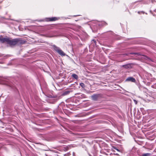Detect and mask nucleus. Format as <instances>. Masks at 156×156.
Returning <instances> with one entry per match:
<instances>
[{
  "label": "nucleus",
  "mask_w": 156,
  "mask_h": 156,
  "mask_svg": "<svg viewBox=\"0 0 156 156\" xmlns=\"http://www.w3.org/2000/svg\"><path fill=\"white\" fill-rule=\"evenodd\" d=\"M151 155V154L147 153L143 154L142 155V156H150Z\"/></svg>",
  "instance_id": "9d476101"
},
{
  "label": "nucleus",
  "mask_w": 156,
  "mask_h": 156,
  "mask_svg": "<svg viewBox=\"0 0 156 156\" xmlns=\"http://www.w3.org/2000/svg\"><path fill=\"white\" fill-rule=\"evenodd\" d=\"M122 67L125 68H129V65H124L122 66Z\"/></svg>",
  "instance_id": "4468645a"
},
{
  "label": "nucleus",
  "mask_w": 156,
  "mask_h": 156,
  "mask_svg": "<svg viewBox=\"0 0 156 156\" xmlns=\"http://www.w3.org/2000/svg\"><path fill=\"white\" fill-rule=\"evenodd\" d=\"M115 154L116 155H119V154L117 153Z\"/></svg>",
  "instance_id": "a211bd4d"
},
{
  "label": "nucleus",
  "mask_w": 156,
  "mask_h": 156,
  "mask_svg": "<svg viewBox=\"0 0 156 156\" xmlns=\"http://www.w3.org/2000/svg\"><path fill=\"white\" fill-rule=\"evenodd\" d=\"M80 85L82 87L84 88L85 87V85L83 83H80Z\"/></svg>",
  "instance_id": "9b49d317"
},
{
  "label": "nucleus",
  "mask_w": 156,
  "mask_h": 156,
  "mask_svg": "<svg viewBox=\"0 0 156 156\" xmlns=\"http://www.w3.org/2000/svg\"><path fill=\"white\" fill-rule=\"evenodd\" d=\"M9 38L4 37L2 36L1 35L0 36V42L1 43H6L7 44L9 41Z\"/></svg>",
  "instance_id": "f03ea898"
},
{
  "label": "nucleus",
  "mask_w": 156,
  "mask_h": 156,
  "mask_svg": "<svg viewBox=\"0 0 156 156\" xmlns=\"http://www.w3.org/2000/svg\"><path fill=\"white\" fill-rule=\"evenodd\" d=\"M112 148L113 149H114L118 151V152H120V151L118 149L115 147V146H113L112 147Z\"/></svg>",
  "instance_id": "f8f14e48"
},
{
  "label": "nucleus",
  "mask_w": 156,
  "mask_h": 156,
  "mask_svg": "<svg viewBox=\"0 0 156 156\" xmlns=\"http://www.w3.org/2000/svg\"><path fill=\"white\" fill-rule=\"evenodd\" d=\"M134 139L135 141V142H136V140H135V139L134 138Z\"/></svg>",
  "instance_id": "6ab92c4d"
},
{
  "label": "nucleus",
  "mask_w": 156,
  "mask_h": 156,
  "mask_svg": "<svg viewBox=\"0 0 156 156\" xmlns=\"http://www.w3.org/2000/svg\"><path fill=\"white\" fill-rule=\"evenodd\" d=\"M137 55H138V53H137Z\"/></svg>",
  "instance_id": "5701e85b"
},
{
  "label": "nucleus",
  "mask_w": 156,
  "mask_h": 156,
  "mask_svg": "<svg viewBox=\"0 0 156 156\" xmlns=\"http://www.w3.org/2000/svg\"><path fill=\"white\" fill-rule=\"evenodd\" d=\"M73 156H75V153L74 152H73Z\"/></svg>",
  "instance_id": "dca6fc26"
},
{
  "label": "nucleus",
  "mask_w": 156,
  "mask_h": 156,
  "mask_svg": "<svg viewBox=\"0 0 156 156\" xmlns=\"http://www.w3.org/2000/svg\"><path fill=\"white\" fill-rule=\"evenodd\" d=\"M101 97L100 94H94L91 96L92 99L94 101H97Z\"/></svg>",
  "instance_id": "7ed1b4c3"
},
{
  "label": "nucleus",
  "mask_w": 156,
  "mask_h": 156,
  "mask_svg": "<svg viewBox=\"0 0 156 156\" xmlns=\"http://www.w3.org/2000/svg\"><path fill=\"white\" fill-rule=\"evenodd\" d=\"M140 12H138V13H139V14H140Z\"/></svg>",
  "instance_id": "412c9836"
},
{
  "label": "nucleus",
  "mask_w": 156,
  "mask_h": 156,
  "mask_svg": "<svg viewBox=\"0 0 156 156\" xmlns=\"http://www.w3.org/2000/svg\"><path fill=\"white\" fill-rule=\"evenodd\" d=\"M49 21H55L57 20L58 19L56 17H52L49 18Z\"/></svg>",
  "instance_id": "39448f33"
},
{
  "label": "nucleus",
  "mask_w": 156,
  "mask_h": 156,
  "mask_svg": "<svg viewBox=\"0 0 156 156\" xmlns=\"http://www.w3.org/2000/svg\"><path fill=\"white\" fill-rule=\"evenodd\" d=\"M126 81H131L132 82H135L136 80L133 77H129L126 79Z\"/></svg>",
  "instance_id": "20e7f679"
},
{
  "label": "nucleus",
  "mask_w": 156,
  "mask_h": 156,
  "mask_svg": "<svg viewBox=\"0 0 156 156\" xmlns=\"http://www.w3.org/2000/svg\"><path fill=\"white\" fill-rule=\"evenodd\" d=\"M70 92L69 91H66L63 92L62 94V95L63 96H65L68 94Z\"/></svg>",
  "instance_id": "6e6552de"
},
{
  "label": "nucleus",
  "mask_w": 156,
  "mask_h": 156,
  "mask_svg": "<svg viewBox=\"0 0 156 156\" xmlns=\"http://www.w3.org/2000/svg\"><path fill=\"white\" fill-rule=\"evenodd\" d=\"M20 43V40L18 39L15 38L11 40L9 38L7 44L11 46H12L16 45Z\"/></svg>",
  "instance_id": "f257e3e1"
},
{
  "label": "nucleus",
  "mask_w": 156,
  "mask_h": 156,
  "mask_svg": "<svg viewBox=\"0 0 156 156\" xmlns=\"http://www.w3.org/2000/svg\"><path fill=\"white\" fill-rule=\"evenodd\" d=\"M132 151L133 152H136V148L135 147H133L132 149Z\"/></svg>",
  "instance_id": "ddd939ff"
},
{
  "label": "nucleus",
  "mask_w": 156,
  "mask_h": 156,
  "mask_svg": "<svg viewBox=\"0 0 156 156\" xmlns=\"http://www.w3.org/2000/svg\"><path fill=\"white\" fill-rule=\"evenodd\" d=\"M72 76L76 80H77L78 78V76L75 74H73L72 75Z\"/></svg>",
  "instance_id": "1a4fd4ad"
},
{
  "label": "nucleus",
  "mask_w": 156,
  "mask_h": 156,
  "mask_svg": "<svg viewBox=\"0 0 156 156\" xmlns=\"http://www.w3.org/2000/svg\"><path fill=\"white\" fill-rule=\"evenodd\" d=\"M134 101L135 103L136 104V100H134Z\"/></svg>",
  "instance_id": "f3484780"
},
{
  "label": "nucleus",
  "mask_w": 156,
  "mask_h": 156,
  "mask_svg": "<svg viewBox=\"0 0 156 156\" xmlns=\"http://www.w3.org/2000/svg\"><path fill=\"white\" fill-rule=\"evenodd\" d=\"M92 43L93 44V43H94V44H95L96 45V41H95V40H92Z\"/></svg>",
  "instance_id": "2eb2a0df"
},
{
  "label": "nucleus",
  "mask_w": 156,
  "mask_h": 156,
  "mask_svg": "<svg viewBox=\"0 0 156 156\" xmlns=\"http://www.w3.org/2000/svg\"><path fill=\"white\" fill-rule=\"evenodd\" d=\"M53 47L54 49L57 52H58V51L60 49V48L59 47H57L55 45H53Z\"/></svg>",
  "instance_id": "0eeeda50"
},
{
  "label": "nucleus",
  "mask_w": 156,
  "mask_h": 156,
  "mask_svg": "<svg viewBox=\"0 0 156 156\" xmlns=\"http://www.w3.org/2000/svg\"><path fill=\"white\" fill-rule=\"evenodd\" d=\"M112 151H113V152H115V151H114V150H112Z\"/></svg>",
  "instance_id": "aec40b11"
},
{
  "label": "nucleus",
  "mask_w": 156,
  "mask_h": 156,
  "mask_svg": "<svg viewBox=\"0 0 156 156\" xmlns=\"http://www.w3.org/2000/svg\"><path fill=\"white\" fill-rule=\"evenodd\" d=\"M68 155H69V153H68Z\"/></svg>",
  "instance_id": "4be33fe9"
},
{
  "label": "nucleus",
  "mask_w": 156,
  "mask_h": 156,
  "mask_svg": "<svg viewBox=\"0 0 156 156\" xmlns=\"http://www.w3.org/2000/svg\"><path fill=\"white\" fill-rule=\"evenodd\" d=\"M61 56H65V54L60 49L57 52Z\"/></svg>",
  "instance_id": "423d86ee"
}]
</instances>
